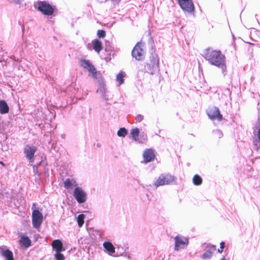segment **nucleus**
<instances>
[{
  "label": "nucleus",
  "instance_id": "1",
  "mask_svg": "<svg viewBox=\"0 0 260 260\" xmlns=\"http://www.w3.org/2000/svg\"><path fill=\"white\" fill-rule=\"evenodd\" d=\"M203 56L210 64L220 69L223 76L226 75L225 56L220 50L208 48L205 50Z\"/></svg>",
  "mask_w": 260,
  "mask_h": 260
},
{
  "label": "nucleus",
  "instance_id": "2",
  "mask_svg": "<svg viewBox=\"0 0 260 260\" xmlns=\"http://www.w3.org/2000/svg\"><path fill=\"white\" fill-rule=\"evenodd\" d=\"M145 71L153 75L159 71V58L157 55L152 54L149 57V61L146 63L144 68Z\"/></svg>",
  "mask_w": 260,
  "mask_h": 260
},
{
  "label": "nucleus",
  "instance_id": "3",
  "mask_svg": "<svg viewBox=\"0 0 260 260\" xmlns=\"http://www.w3.org/2000/svg\"><path fill=\"white\" fill-rule=\"evenodd\" d=\"M32 211V222L35 228L38 229L41 226L43 220V216L39 211V208L36 207V204L33 203L31 207Z\"/></svg>",
  "mask_w": 260,
  "mask_h": 260
},
{
  "label": "nucleus",
  "instance_id": "4",
  "mask_svg": "<svg viewBox=\"0 0 260 260\" xmlns=\"http://www.w3.org/2000/svg\"><path fill=\"white\" fill-rule=\"evenodd\" d=\"M35 7L45 15H52L54 13V8L46 1H39L35 4Z\"/></svg>",
  "mask_w": 260,
  "mask_h": 260
},
{
  "label": "nucleus",
  "instance_id": "5",
  "mask_svg": "<svg viewBox=\"0 0 260 260\" xmlns=\"http://www.w3.org/2000/svg\"><path fill=\"white\" fill-rule=\"evenodd\" d=\"M253 148L256 151L260 150V118L255 124L253 131Z\"/></svg>",
  "mask_w": 260,
  "mask_h": 260
},
{
  "label": "nucleus",
  "instance_id": "6",
  "mask_svg": "<svg viewBox=\"0 0 260 260\" xmlns=\"http://www.w3.org/2000/svg\"><path fill=\"white\" fill-rule=\"evenodd\" d=\"M175 180V177L170 174H162L154 182V185L156 187L168 185L172 183Z\"/></svg>",
  "mask_w": 260,
  "mask_h": 260
},
{
  "label": "nucleus",
  "instance_id": "7",
  "mask_svg": "<svg viewBox=\"0 0 260 260\" xmlns=\"http://www.w3.org/2000/svg\"><path fill=\"white\" fill-rule=\"evenodd\" d=\"M174 250L179 251L187 247L188 245V239L181 235H177L174 238Z\"/></svg>",
  "mask_w": 260,
  "mask_h": 260
},
{
  "label": "nucleus",
  "instance_id": "8",
  "mask_svg": "<svg viewBox=\"0 0 260 260\" xmlns=\"http://www.w3.org/2000/svg\"><path fill=\"white\" fill-rule=\"evenodd\" d=\"M73 196L79 203H84L87 200L86 193L79 186L75 188Z\"/></svg>",
  "mask_w": 260,
  "mask_h": 260
},
{
  "label": "nucleus",
  "instance_id": "9",
  "mask_svg": "<svg viewBox=\"0 0 260 260\" xmlns=\"http://www.w3.org/2000/svg\"><path fill=\"white\" fill-rule=\"evenodd\" d=\"M178 2L184 12L191 13L194 11V6L192 0H178Z\"/></svg>",
  "mask_w": 260,
  "mask_h": 260
},
{
  "label": "nucleus",
  "instance_id": "10",
  "mask_svg": "<svg viewBox=\"0 0 260 260\" xmlns=\"http://www.w3.org/2000/svg\"><path fill=\"white\" fill-rule=\"evenodd\" d=\"M36 151L37 148L34 146L26 145L24 149V153L31 165H32L34 161V154Z\"/></svg>",
  "mask_w": 260,
  "mask_h": 260
},
{
  "label": "nucleus",
  "instance_id": "11",
  "mask_svg": "<svg viewBox=\"0 0 260 260\" xmlns=\"http://www.w3.org/2000/svg\"><path fill=\"white\" fill-rule=\"evenodd\" d=\"M80 65L83 68L87 69L89 72L92 74L93 78H97V72L96 69L89 60L84 59L81 60L80 61Z\"/></svg>",
  "mask_w": 260,
  "mask_h": 260
},
{
  "label": "nucleus",
  "instance_id": "12",
  "mask_svg": "<svg viewBox=\"0 0 260 260\" xmlns=\"http://www.w3.org/2000/svg\"><path fill=\"white\" fill-rule=\"evenodd\" d=\"M141 43H138L132 50V55L138 60H141L143 58V49L141 47Z\"/></svg>",
  "mask_w": 260,
  "mask_h": 260
},
{
  "label": "nucleus",
  "instance_id": "13",
  "mask_svg": "<svg viewBox=\"0 0 260 260\" xmlns=\"http://www.w3.org/2000/svg\"><path fill=\"white\" fill-rule=\"evenodd\" d=\"M208 115L211 119H217L218 121L222 120V116L220 113L219 109L216 107L210 108L207 112Z\"/></svg>",
  "mask_w": 260,
  "mask_h": 260
},
{
  "label": "nucleus",
  "instance_id": "14",
  "mask_svg": "<svg viewBox=\"0 0 260 260\" xmlns=\"http://www.w3.org/2000/svg\"><path fill=\"white\" fill-rule=\"evenodd\" d=\"M143 156L145 163L152 161L155 157L153 150L152 149H147L145 150L143 154Z\"/></svg>",
  "mask_w": 260,
  "mask_h": 260
},
{
  "label": "nucleus",
  "instance_id": "15",
  "mask_svg": "<svg viewBox=\"0 0 260 260\" xmlns=\"http://www.w3.org/2000/svg\"><path fill=\"white\" fill-rule=\"evenodd\" d=\"M215 250L216 248L215 246L210 245H207L205 252L202 255V258L204 259L210 258Z\"/></svg>",
  "mask_w": 260,
  "mask_h": 260
},
{
  "label": "nucleus",
  "instance_id": "16",
  "mask_svg": "<svg viewBox=\"0 0 260 260\" xmlns=\"http://www.w3.org/2000/svg\"><path fill=\"white\" fill-rule=\"evenodd\" d=\"M0 254L5 257L6 260H14L12 252L6 249L5 247L1 248Z\"/></svg>",
  "mask_w": 260,
  "mask_h": 260
},
{
  "label": "nucleus",
  "instance_id": "17",
  "mask_svg": "<svg viewBox=\"0 0 260 260\" xmlns=\"http://www.w3.org/2000/svg\"><path fill=\"white\" fill-rule=\"evenodd\" d=\"M106 84L102 83L100 84L99 88L97 90V92L99 93L102 99L105 101L108 100V98L107 95V88Z\"/></svg>",
  "mask_w": 260,
  "mask_h": 260
},
{
  "label": "nucleus",
  "instance_id": "18",
  "mask_svg": "<svg viewBox=\"0 0 260 260\" xmlns=\"http://www.w3.org/2000/svg\"><path fill=\"white\" fill-rule=\"evenodd\" d=\"M52 246L56 252H61L64 250L62 243L60 240L57 239L54 240L52 243Z\"/></svg>",
  "mask_w": 260,
  "mask_h": 260
},
{
  "label": "nucleus",
  "instance_id": "19",
  "mask_svg": "<svg viewBox=\"0 0 260 260\" xmlns=\"http://www.w3.org/2000/svg\"><path fill=\"white\" fill-rule=\"evenodd\" d=\"M64 187L68 189L73 187H76L78 186V184L76 181L73 179H67L63 182Z\"/></svg>",
  "mask_w": 260,
  "mask_h": 260
},
{
  "label": "nucleus",
  "instance_id": "20",
  "mask_svg": "<svg viewBox=\"0 0 260 260\" xmlns=\"http://www.w3.org/2000/svg\"><path fill=\"white\" fill-rule=\"evenodd\" d=\"M9 111V107L4 100H0V113L2 114H7Z\"/></svg>",
  "mask_w": 260,
  "mask_h": 260
},
{
  "label": "nucleus",
  "instance_id": "21",
  "mask_svg": "<svg viewBox=\"0 0 260 260\" xmlns=\"http://www.w3.org/2000/svg\"><path fill=\"white\" fill-rule=\"evenodd\" d=\"M92 44L93 49L97 53H99L103 48L102 42L99 40L95 39L92 41Z\"/></svg>",
  "mask_w": 260,
  "mask_h": 260
},
{
  "label": "nucleus",
  "instance_id": "22",
  "mask_svg": "<svg viewBox=\"0 0 260 260\" xmlns=\"http://www.w3.org/2000/svg\"><path fill=\"white\" fill-rule=\"evenodd\" d=\"M103 246L109 254L115 252V248L111 242H105Z\"/></svg>",
  "mask_w": 260,
  "mask_h": 260
},
{
  "label": "nucleus",
  "instance_id": "23",
  "mask_svg": "<svg viewBox=\"0 0 260 260\" xmlns=\"http://www.w3.org/2000/svg\"><path fill=\"white\" fill-rule=\"evenodd\" d=\"M20 244L25 247H28L30 245L31 241L26 236H22L20 240Z\"/></svg>",
  "mask_w": 260,
  "mask_h": 260
},
{
  "label": "nucleus",
  "instance_id": "24",
  "mask_svg": "<svg viewBox=\"0 0 260 260\" xmlns=\"http://www.w3.org/2000/svg\"><path fill=\"white\" fill-rule=\"evenodd\" d=\"M131 136L133 139L136 141L139 140V129L138 128H135L132 129L131 131Z\"/></svg>",
  "mask_w": 260,
  "mask_h": 260
},
{
  "label": "nucleus",
  "instance_id": "25",
  "mask_svg": "<svg viewBox=\"0 0 260 260\" xmlns=\"http://www.w3.org/2000/svg\"><path fill=\"white\" fill-rule=\"evenodd\" d=\"M193 183L195 185H200L202 183V179L198 175H195L192 179Z\"/></svg>",
  "mask_w": 260,
  "mask_h": 260
},
{
  "label": "nucleus",
  "instance_id": "26",
  "mask_svg": "<svg viewBox=\"0 0 260 260\" xmlns=\"http://www.w3.org/2000/svg\"><path fill=\"white\" fill-rule=\"evenodd\" d=\"M125 73L123 72L119 73L116 76V80L119 83V85H121L123 83V77Z\"/></svg>",
  "mask_w": 260,
  "mask_h": 260
},
{
  "label": "nucleus",
  "instance_id": "27",
  "mask_svg": "<svg viewBox=\"0 0 260 260\" xmlns=\"http://www.w3.org/2000/svg\"><path fill=\"white\" fill-rule=\"evenodd\" d=\"M84 215L83 214H79L77 217V222L79 227H81L84 223Z\"/></svg>",
  "mask_w": 260,
  "mask_h": 260
},
{
  "label": "nucleus",
  "instance_id": "28",
  "mask_svg": "<svg viewBox=\"0 0 260 260\" xmlns=\"http://www.w3.org/2000/svg\"><path fill=\"white\" fill-rule=\"evenodd\" d=\"M67 92H71V95L75 94L78 92V89L75 87L74 85H70L67 89Z\"/></svg>",
  "mask_w": 260,
  "mask_h": 260
},
{
  "label": "nucleus",
  "instance_id": "29",
  "mask_svg": "<svg viewBox=\"0 0 260 260\" xmlns=\"http://www.w3.org/2000/svg\"><path fill=\"white\" fill-rule=\"evenodd\" d=\"M126 134H127V131L124 127L120 128L117 132V135L119 137H124Z\"/></svg>",
  "mask_w": 260,
  "mask_h": 260
},
{
  "label": "nucleus",
  "instance_id": "30",
  "mask_svg": "<svg viewBox=\"0 0 260 260\" xmlns=\"http://www.w3.org/2000/svg\"><path fill=\"white\" fill-rule=\"evenodd\" d=\"M147 136L145 135H143L139 137V140L136 141L140 143H144L147 141Z\"/></svg>",
  "mask_w": 260,
  "mask_h": 260
},
{
  "label": "nucleus",
  "instance_id": "31",
  "mask_svg": "<svg viewBox=\"0 0 260 260\" xmlns=\"http://www.w3.org/2000/svg\"><path fill=\"white\" fill-rule=\"evenodd\" d=\"M55 257L56 260H64V256L60 252H56Z\"/></svg>",
  "mask_w": 260,
  "mask_h": 260
},
{
  "label": "nucleus",
  "instance_id": "32",
  "mask_svg": "<svg viewBox=\"0 0 260 260\" xmlns=\"http://www.w3.org/2000/svg\"><path fill=\"white\" fill-rule=\"evenodd\" d=\"M214 135L218 138H221L223 136L222 132L219 129H215L213 131Z\"/></svg>",
  "mask_w": 260,
  "mask_h": 260
},
{
  "label": "nucleus",
  "instance_id": "33",
  "mask_svg": "<svg viewBox=\"0 0 260 260\" xmlns=\"http://www.w3.org/2000/svg\"><path fill=\"white\" fill-rule=\"evenodd\" d=\"M97 35L99 38H104L106 36V32L103 30H99L97 32Z\"/></svg>",
  "mask_w": 260,
  "mask_h": 260
},
{
  "label": "nucleus",
  "instance_id": "34",
  "mask_svg": "<svg viewBox=\"0 0 260 260\" xmlns=\"http://www.w3.org/2000/svg\"><path fill=\"white\" fill-rule=\"evenodd\" d=\"M144 119L143 115L141 114H138L136 116L135 119L138 122H141Z\"/></svg>",
  "mask_w": 260,
  "mask_h": 260
},
{
  "label": "nucleus",
  "instance_id": "35",
  "mask_svg": "<svg viewBox=\"0 0 260 260\" xmlns=\"http://www.w3.org/2000/svg\"><path fill=\"white\" fill-rule=\"evenodd\" d=\"M220 249H218V251L219 253H221L222 252L223 249L224 247V243L223 242H221L220 243Z\"/></svg>",
  "mask_w": 260,
  "mask_h": 260
},
{
  "label": "nucleus",
  "instance_id": "36",
  "mask_svg": "<svg viewBox=\"0 0 260 260\" xmlns=\"http://www.w3.org/2000/svg\"><path fill=\"white\" fill-rule=\"evenodd\" d=\"M108 0H96V1L100 3H104L107 2Z\"/></svg>",
  "mask_w": 260,
  "mask_h": 260
},
{
  "label": "nucleus",
  "instance_id": "37",
  "mask_svg": "<svg viewBox=\"0 0 260 260\" xmlns=\"http://www.w3.org/2000/svg\"><path fill=\"white\" fill-rule=\"evenodd\" d=\"M114 4H118L121 0H111Z\"/></svg>",
  "mask_w": 260,
  "mask_h": 260
},
{
  "label": "nucleus",
  "instance_id": "38",
  "mask_svg": "<svg viewBox=\"0 0 260 260\" xmlns=\"http://www.w3.org/2000/svg\"><path fill=\"white\" fill-rule=\"evenodd\" d=\"M33 169H34V172L35 173H37L38 172V169H37V167L36 166H34L33 167Z\"/></svg>",
  "mask_w": 260,
  "mask_h": 260
},
{
  "label": "nucleus",
  "instance_id": "39",
  "mask_svg": "<svg viewBox=\"0 0 260 260\" xmlns=\"http://www.w3.org/2000/svg\"><path fill=\"white\" fill-rule=\"evenodd\" d=\"M0 164H2L3 166H5V164L3 163L2 161H0Z\"/></svg>",
  "mask_w": 260,
  "mask_h": 260
},
{
  "label": "nucleus",
  "instance_id": "40",
  "mask_svg": "<svg viewBox=\"0 0 260 260\" xmlns=\"http://www.w3.org/2000/svg\"><path fill=\"white\" fill-rule=\"evenodd\" d=\"M221 260H225L224 257H223Z\"/></svg>",
  "mask_w": 260,
  "mask_h": 260
}]
</instances>
